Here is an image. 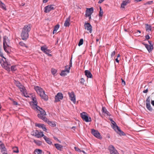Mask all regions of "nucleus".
Wrapping results in <instances>:
<instances>
[{
    "mask_svg": "<svg viewBox=\"0 0 154 154\" xmlns=\"http://www.w3.org/2000/svg\"><path fill=\"white\" fill-rule=\"evenodd\" d=\"M31 25L28 24L25 25L22 29L21 33V37L23 40H26L29 37V33L31 29Z\"/></svg>",
    "mask_w": 154,
    "mask_h": 154,
    "instance_id": "nucleus-1",
    "label": "nucleus"
},
{
    "mask_svg": "<svg viewBox=\"0 0 154 154\" xmlns=\"http://www.w3.org/2000/svg\"><path fill=\"white\" fill-rule=\"evenodd\" d=\"M0 63L2 66L8 71H10L11 69L13 72L17 69L16 66H11V64L7 62L6 60H4L3 59H0Z\"/></svg>",
    "mask_w": 154,
    "mask_h": 154,
    "instance_id": "nucleus-2",
    "label": "nucleus"
},
{
    "mask_svg": "<svg viewBox=\"0 0 154 154\" xmlns=\"http://www.w3.org/2000/svg\"><path fill=\"white\" fill-rule=\"evenodd\" d=\"M34 89L42 99L45 101L48 100V97L47 95L45 94V91L42 88L38 86H36L34 87Z\"/></svg>",
    "mask_w": 154,
    "mask_h": 154,
    "instance_id": "nucleus-3",
    "label": "nucleus"
},
{
    "mask_svg": "<svg viewBox=\"0 0 154 154\" xmlns=\"http://www.w3.org/2000/svg\"><path fill=\"white\" fill-rule=\"evenodd\" d=\"M36 109L38 111V112H40V113L38 114L37 115L38 117L44 121L47 122L48 119L45 117L46 113L45 111L39 106L36 107Z\"/></svg>",
    "mask_w": 154,
    "mask_h": 154,
    "instance_id": "nucleus-4",
    "label": "nucleus"
},
{
    "mask_svg": "<svg viewBox=\"0 0 154 154\" xmlns=\"http://www.w3.org/2000/svg\"><path fill=\"white\" fill-rule=\"evenodd\" d=\"M85 112H83L81 113V117L82 119L86 122H90L91 121V117H89L88 116L85 114Z\"/></svg>",
    "mask_w": 154,
    "mask_h": 154,
    "instance_id": "nucleus-5",
    "label": "nucleus"
},
{
    "mask_svg": "<svg viewBox=\"0 0 154 154\" xmlns=\"http://www.w3.org/2000/svg\"><path fill=\"white\" fill-rule=\"evenodd\" d=\"M91 133L97 138L99 139H102V137L98 131L92 129H91Z\"/></svg>",
    "mask_w": 154,
    "mask_h": 154,
    "instance_id": "nucleus-6",
    "label": "nucleus"
},
{
    "mask_svg": "<svg viewBox=\"0 0 154 154\" xmlns=\"http://www.w3.org/2000/svg\"><path fill=\"white\" fill-rule=\"evenodd\" d=\"M63 98V94L59 92L55 96L54 102H57L60 101V100Z\"/></svg>",
    "mask_w": 154,
    "mask_h": 154,
    "instance_id": "nucleus-7",
    "label": "nucleus"
},
{
    "mask_svg": "<svg viewBox=\"0 0 154 154\" xmlns=\"http://www.w3.org/2000/svg\"><path fill=\"white\" fill-rule=\"evenodd\" d=\"M108 148L111 154H119L113 145H110L109 146Z\"/></svg>",
    "mask_w": 154,
    "mask_h": 154,
    "instance_id": "nucleus-8",
    "label": "nucleus"
},
{
    "mask_svg": "<svg viewBox=\"0 0 154 154\" xmlns=\"http://www.w3.org/2000/svg\"><path fill=\"white\" fill-rule=\"evenodd\" d=\"M84 26L85 29H87L88 31L90 33L92 32V27L89 23L85 22L84 24Z\"/></svg>",
    "mask_w": 154,
    "mask_h": 154,
    "instance_id": "nucleus-9",
    "label": "nucleus"
},
{
    "mask_svg": "<svg viewBox=\"0 0 154 154\" xmlns=\"http://www.w3.org/2000/svg\"><path fill=\"white\" fill-rule=\"evenodd\" d=\"M94 9L93 7L89 8H87L85 11V17H86L90 16L93 12Z\"/></svg>",
    "mask_w": 154,
    "mask_h": 154,
    "instance_id": "nucleus-10",
    "label": "nucleus"
},
{
    "mask_svg": "<svg viewBox=\"0 0 154 154\" xmlns=\"http://www.w3.org/2000/svg\"><path fill=\"white\" fill-rule=\"evenodd\" d=\"M10 44V41L8 37L6 35L4 36L3 37V46L5 48V45H6L8 46Z\"/></svg>",
    "mask_w": 154,
    "mask_h": 154,
    "instance_id": "nucleus-11",
    "label": "nucleus"
},
{
    "mask_svg": "<svg viewBox=\"0 0 154 154\" xmlns=\"http://www.w3.org/2000/svg\"><path fill=\"white\" fill-rule=\"evenodd\" d=\"M142 44L145 46V48H146L149 53H150L154 48L153 46H152V45H149L145 43L144 42H142Z\"/></svg>",
    "mask_w": 154,
    "mask_h": 154,
    "instance_id": "nucleus-12",
    "label": "nucleus"
},
{
    "mask_svg": "<svg viewBox=\"0 0 154 154\" xmlns=\"http://www.w3.org/2000/svg\"><path fill=\"white\" fill-rule=\"evenodd\" d=\"M53 5H48L44 8V12L46 13L49 12L52 10H54V8L53 7Z\"/></svg>",
    "mask_w": 154,
    "mask_h": 154,
    "instance_id": "nucleus-13",
    "label": "nucleus"
},
{
    "mask_svg": "<svg viewBox=\"0 0 154 154\" xmlns=\"http://www.w3.org/2000/svg\"><path fill=\"white\" fill-rule=\"evenodd\" d=\"M14 83L19 88L20 91H23V88H24V87L19 81L14 80Z\"/></svg>",
    "mask_w": 154,
    "mask_h": 154,
    "instance_id": "nucleus-14",
    "label": "nucleus"
},
{
    "mask_svg": "<svg viewBox=\"0 0 154 154\" xmlns=\"http://www.w3.org/2000/svg\"><path fill=\"white\" fill-rule=\"evenodd\" d=\"M32 135L37 138H40L41 137H43L44 135L42 132H39L38 131L36 130L35 132V134H33Z\"/></svg>",
    "mask_w": 154,
    "mask_h": 154,
    "instance_id": "nucleus-15",
    "label": "nucleus"
},
{
    "mask_svg": "<svg viewBox=\"0 0 154 154\" xmlns=\"http://www.w3.org/2000/svg\"><path fill=\"white\" fill-rule=\"evenodd\" d=\"M70 99L73 102H75V96L73 92H72L71 93H68Z\"/></svg>",
    "mask_w": 154,
    "mask_h": 154,
    "instance_id": "nucleus-16",
    "label": "nucleus"
},
{
    "mask_svg": "<svg viewBox=\"0 0 154 154\" xmlns=\"http://www.w3.org/2000/svg\"><path fill=\"white\" fill-rule=\"evenodd\" d=\"M35 126L36 127L42 128L43 130L45 131H47V129H46L45 125L44 124H41L39 123H35Z\"/></svg>",
    "mask_w": 154,
    "mask_h": 154,
    "instance_id": "nucleus-17",
    "label": "nucleus"
},
{
    "mask_svg": "<svg viewBox=\"0 0 154 154\" xmlns=\"http://www.w3.org/2000/svg\"><path fill=\"white\" fill-rule=\"evenodd\" d=\"M68 67V66L67 65L66 66H65V69L64 70L62 71L60 73V75L61 76H65L67 75V73H69V72H68L67 71V67Z\"/></svg>",
    "mask_w": 154,
    "mask_h": 154,
    "instance_id": "nucleus-18",
    "label": "nucleus"
},
{
    "mask_svg": "<svg viewBox=\"0 0 154 154\" xmlns=\"http://www.w3.org/2000/svg\"><path fill=\"white\" fill-rule=\"evenodd\" d=\"M47 47L46 46H43L41 47V50L46 54H48L50 51V50L47 49Z\"/></svg>",
    "mask_w": 154,
    "mask_h": 154,
    "instance_id": "nucleus-19",
    "label": "nucleus"
},
{
    "mask_svg": "<svg viewBox=\"0 0 154 154\" xmlns=\"http://www.w3.org/2000/svg\"><path fill=\"white\" fill-rule=\"evenodd\" d=\"M85 75L88 78H92L93 76L91 72L88 70H86L85 71Z\"/></svg>",
    "mask_w": 154,
    "mask_h": 154,
    "instance_id": "nucleus-20",
    "label": "nucleus"
},
{
    "mask_svg": "<svg viewBox=\"0 0 154 154\" xmlns=\"http://www.w3.org/2000/svg\"><path fill=\"white\" fill-rule=\"evenodd\" d=\"M2 154H8V151L5 145L0 148Z\"/></svg>",
    "mask_w": 154,
    "mask_h": 154,
    "instance_id": "nucleus-21",
    "label": "nucleus"
},
{
    "mask_svg": "<svg viewBox=\"0 0 154 154\" xmlns=\"http://www.w3.org/2000/svg\"><path fill=\"white\" fill-rule=\"evenodd\" d=\"M131 1L130 0H127L124 1L121 5V7L122 8H125V6L127 4L130 3Z\"/></svg>",
    "mask_w": 154,
    "mask_h": 154,
    "instance_id": "nucleus-22",
    "label": "nucleus"
},
{
    "mask_svg": "<svg viewBox=\"0 0 154 154\" xmlns=\"http://www.w3.org/2000/svg\"><path fill=\"white\" fill-rule=\"evenodd\" d=\"M70 16H69V17L67 18L65 20L64 23V26H69L70 24V23H69V21H70Z\"/></svg>",
    "mask_w": 154,
    "mask_h": 154,
    "instance_id": "nucleus-23",
    "label": "nucleus"
},
{
    "mask_svg": "<svg viewBox=\"0 0 154 154\" xmlns=\"http://www.w3.org/2000/svg\"><path fill=\"white\" fill-rule=\"evenodd\" d=\"M54 146L58 150L61 151L63 149V146L59 144L55 143Z\"/></svg>",
    "mask_w": 154,
    "mask_h": 154,
    "instance_id": "nucleus-24",
    "label": "nucleus"
},
{
    "mask_svg": "<svg viewBox=\"0 0 154 154\" xmlns=\"http://www.w3.org/2000/svg\"><path fill=\"white\" fill-rule=\"evenodd\" d=\"M10 48L11 47L9 46H8L6 45H5V48L3 47L4 50L8 54H9L10 52Z\"/></svg>",
    "mask_w": 154,
    "mask_h": 154,
    "instance_id": "nucleus-25",
    "label": "nucleus"
},
{
    "mask_svg": "<svg viewBox=\"0 0 154 154\" xmlns=\"http://www.w3.org/2000/svg\"><path fill=\"white\" fill-rule=\"evenodd\" d=\"M44 139L46 141V142L49 145H51L52 143V142L51 141L50 139L47 137L45 136L44 135V136L43 137Z\"/></svg>",
    "mask_w": 154,
    "mask_h": 154,
    "instance_id": "nucleus-26",
    "label": "nucleus"
},
{
    "mask_svg": "<svg viewBox=\"0 0 154 154\" xmlns=\"http://www.w3.org/2000/svg\"><path fill=\"white\" fill-rule=\"evenodd\" d=\"M145 28L146 31L147 32H149L151 31L152 30V27L151 25H149L147 24H145Z\"/></svg>",
    "mask_w": 154,
    "mask_h": 154,
    "instance_id": "nucleus-27",
    "label": "nucleus"
},
{
    "mask_svg": "<svg viewBox=\"0 0 154 154\" xmlns=\"http://www.w3.org/2000/svg\"><path fill=\"white\" fill-rule=\"evenodd\" d=\"M0 8H2V9L5 11H6L7 10V8L5 5V4L3 3L0 0Z\"/></svg>",
    "mask_w": 154,
    "mask_h": 154,
    "instance_id": "nucleus-28",
    "label": "nucleus"
},
{
    "mask_svg": "<svg viewBox=\"0 0 154 154\" xmlns=\"http://www.w3.org/2000/svg\"><path fill=\"white\" fill-rule=\"evenodd\" d=\"M102 112H103L105 114H107L108 116H110L111 115L109 113V112L107 111L106 109L104 107H103L102 108Z\"/></svg>",
    "mask_w": 154,
    "mask_h": 154,
    "instance_id": "nucleus-29",
    "label": "nucleus"
},
{
    "mask_svg": "<svg viewBox=\"0 0 154 154\" xmlns=\"http://www.w3.org/2000/svg\"><path fill=\"white\" fill-rule=\"evenodd\" d=\"M47 122L49 125L52 127H54L56 126V125L55 122L50 121L48 119L47 122Z\"/></svg>",
    "mask_w": 154,
    "mask_h": 154,
    "instance_id": "nucleus-30",
    "label": "nucleus"
},
{
    "mask_svg": "<svg viewBox=\"0 0 154 154\" xmlns=\"http://www.w3.org/2000/svg\"><path fill=\"white\" fill-rule=\"evenodd\" d=\"M116 132L121 136L126 135L125 134V133L122 130H121L120 129H119V130L118 131L117 130Z\"/></svg>",
    "mask_w": 154,
    "mask_h": 154,
    "instance_id": "nucleus-31",
    "label": "nucleus"
},
{
    "mask_svg": "<svg viewBox=\"0 0 154 154\" xmlns=\"http://www.w3.org/2000/svg\"><path fill=\"white\" fill-rule=\"evenodd\" d=\"M146 108L149 110L150 111H152V109L151 107L150 103H146Z\"/></svg>",
    "mask_w": 154,
    "mask_h": 154,
    "instance_id": "nucleus-32",
    "label": "nucleus"
},
{
    "mask_svg": "<svg viewBox=\"0 0 154 154\" xmlns=\"http://www.w3.org/2000/svg\"><path fill=\"white\" fill-rule=\"evenodd\" d=\"M20 91L21 92H22L23 93L25 97H28V96L27 95V94L26 92V90L25 87H24V88H23V91Z\"/></svg>",
    "mask_w": 154,
    "mask_h": 154,
    "instance_id": "nucleus-33",
    "label": "nucleus"
},
{
    "mask_svg": "<svg viewBox=\"0 0 154 154\" xmlns=\"http://www.w3.org/2000/svg\"><path fill=\"white\" fill-rule=\"evenodd\" d=\"M32 100L33 101V103H34V105L36 106L35 108L36 109V107H37V106H37L38 103L35 97H32Z\"/></svg>",
    "mask_w": 154,
    "mask_h": 154,
    "instance_id": "nucleus-34",
    "label": "nucleus"
},
{
    "mask_svg": "<svg viewBox=\"0 0 154 154\" xmlns=\"http://www.w3.org/2000/svg\"><path fill=\"white\" fill-rule=\"evenodd\" d=\"M35 154H42V150L39 149H36L34 151Z\"/></svg>",
    "mask_w": 154,
    "mask_h": 154,
    "instance_id": "nucleus-35",
    "label": "nucleus"
},
{
    "mask_svg": "<svg viewBox=\"0 0 154 154\" xmlns=\"http://www.w3.org/2000/svg\"><path fill=\"white\" fill-rule=\"evenodd\" d=\"M112 128L117 132V131L119 129H120L119 128L117 125L116 123L114 124V125H112Z\"/></svg>",
    "mask_w": 154,
    "mask_h": 154,
    "instance_id": "nucleus-36",
    "label": "nucleus"
},
{
    "mask_svg": "<svg viewBox=\"0 0 154 154\" xmlns=\"http://www.w3.org/2000/svg\"><path fill=\"white\" fill-rule=\"evenodd\" d=\"M100 11L98 14V16L99 17H102L103 14V12L101 7H100Z\"/></svg>",
    "mask_w": 154,
    "mask_h": 154,
    "instance_id": "nucleus-37",
    "label": "nucleus"
},
{
    "mask_svg": "<svg viewBox=\"0 0 154 154\" xmlns=\"http://www.w3.org/2000/svg\"><path fill=\"white\" fill-rule=\"evenodd\" d=\"M19 44L22 46L25 47L26 48H28V46H26V45L22 42H20L19 43Z\"/></svg>",
    "mask_w": 154,
    "mask_h": 154,
    "instance_id": "nucleus-38",
    "label": "nucleus"
},
{
    "mask_svg": "<svg viewBox=\"0 0 154 154\" xmlns=\"http://www.w3.org/2000/svg\"><path fill=\"white\" fill-rule=\"evenodd\" d=\"M2 51V46L0 45V56L2 57V58H4L5 60H6V58H5L3 55V54L1 52Z\"/></svg>",
    "mask_w": 154,
    "mask_h": 154,
    "instance_id": "nucleus-39",
    "label": "nucleus"
},
{
    "mask_svg": "<svg viewBox=\"0 0 154 154\" xmlns=\"http://www.w3.org/2000/svg\"><path fill=\"white\" fill-rule=\"evenodd\" d=\"M85 82V80L84 79L82 78L79 80L80 83L82 84V85H84V82Z\"/></svg>",
    "mask_w": 154,
    "mask_h": 154,
    "instance_id": "nucleus-40",
    "label": "nucleus"
},
{
    "mask_svg": "<svg viewBox=\"0 0 154 154\" xmlns=\"http://www.w3.org/2000/svg\"><path fill=\"white\" fill-rule=\"evenodd\" d=\"M83 43V40L82 38H81L79 42L78 45L80 46L82 45Z\"/></svg>",
    "mask_w": 154,
    "mask_h": 154,
    "instance_id": "nucleus-41",
    "label": "nucleus"
},
{
    "mask_svg": "<svg viewBox=\"0 0 154 154\" xmlns=\"http://www.w3.org/2000/svg\"><path fill=\"white\" fill-rule=\"evenodd\" d=\"M34 142L38 146H40L42 144V142L40 141L34 140Z\"/></svg>",
    "mask_w": 154,
    "mask_h": 154,
    "instance_id": "nucleus-42",
    "label": "nucleus"
},
{
    "mask_svg": "<svg viewBox=\"0 0 154 154\" xmlns=\"http://www.w3.org/2000/svg\"><path fill=\"white\" fill-rule=\"evenodd\" d=\"M51 71L52 73L54 75H55L57 72V70L54 69H52Z\"/></svg>",
    "mask_w": 154,
    "mask_h": 154,
    "instance_id": "nucleus-43",
    "label": "nucleus"
},
{
    "mask_svg": "<svg viewBox=\"0 0 154 154\" xmlns=\"http://www.w3.org/2000/svg\"><path fill=\"white\" fill-rule=\"evenodd\" d=\"M59 26L60 25L58 24H57L56 25L54 28V30L57 31L59 28Z\"/></svg>",
    "mask_w": 154,
    "mask_h": 154,
    "instance_id": "nucleus-44",
    "label": "nucleus"
},
{
    "mask_svg": "<svg viewBox=\"0 0 154 154\" xmlns=\"http://www.w3.org/2000/svg\"><path fill=\"white\" fill-rule=\"evenodd\" d=\"M74 149L76 151L81 152V150L79 148L77 147H75Z\"/></svg>",
    "mask_w": 154,
    "mask_h": 154,
    "instance_id": "nucleus-45",
    "label": "nucleus"
},
{
    "mask_svg": "<svg viewBox=\"0 0 154 154\" xmlns=\"http://www.w3.org/2000/svg\"><path fill=\"white\" fill-rule=\"evenodd\" d=\"M150 97L149 96L147 98V99H146V103H150Z\"/></svg>",
    "mask_w": 154,
    "mask_h": 154,
    "instance_id": "nucleus-46",
    "label": "nucleus"
},
{
    "mask_svg": "<svg viewBox=\"0 0 154 154\" xmlns=\"http://www.w3.org/2000/svg\"><path fill=\"white\" fill-rule=\"evenodd\" d=\"M72 64H69V67L68 68V67H67V71L68 72H70L69 71H70V68H71V67H72Z\"/></svg>",
    "mask_w": 154,
    "mask_h": 154,
    "instance_id": "nucleus-47",
    "label": "nucleus"
},
{
    "mask_svg": "<svg viewBox=\"0 0 154 154\" xmlns=\"http://www.w3.org/2000/svg\"><path fill=\"white\" fill-rule=\"evenodd\" d=\"M145 39L144 40L145 41L148 40L150 39V37L148 34L146 35L145 36Z\"/></svg>",
    "mask_w": 154,
    "mask_h": 154,
    "instance_id": "nucleus-48",
    "label": "nucleus"
},
{
    "mask_svg": "<svg viewBox=\"0 0 154 154\" xmlns=\"http://www.w3.org/2000/svg\"><path fill=\"white\" fill-rule=\"evenodd\" d=\"M138 32H139L140 33L141 32V31L140 30H137L135 32V34L136 35L139 36L140 35L138 34Z\"/></svg>",
    "mask_w": 154,
    "mask_h": 154,
    "instance_id": "nucleus-49",
    "label": "nucleus"
},
{
    "mask_svg": "<svg viewBox=\"0 0 154 154\" xmlns=\"http://www.w3.org/2000/svg\"><path fill=\"white\" fill-rule=\"evenodd\" d=\"M153 1H150L147 2L145 5L149 4V5H151L153 3Z\"/></svg>",
    "mask_w": 154,
    "mask_h": 154,
    "instance_id": "nucleus-50",
    "label": "nucleus"
},
{
    "mask_svg": "<svg viewBox=\"0 0 154 154\" xmlns=\"http://www.w3.org/2000/svg\"><path fill=\"white\" fill-rule=\"evenodd\" d=\"M4 146H5L4 144L1 141H0V148Z\"/></svg>",
    "mask_w": 154,
    "mask_h": 154,
    "instance_id": "nucleus-51",
    "label": "nucleus"
},
{
    "mask_svg": "<svg viewBox=\"0 0 154 154\" xmlns=\"http://www.w3.org/2000/svg\"><path fill=\"white\" fill-rule=\"evenodd\" d=\"M110 121H111L112 125H114V124H116V123L112 119H110Z\"/></svg>",
    "mask_w": 154,
    "mask_h": 154,
    "instance_id": "nucleus-52",
    "label": "nucleus"
},
{
    "mask_svg": "<svg viewBox=\"0 0 154 154\" xmlns=\"http://www.w3.org/2000/svg\"><path fill=\"white\" fill-rule=\"evenodd\" d=\"M148 42L149 44V45H152V46H153L154 44L151 41H148Z\"/></svg>",
    "mask_w": 154,
    "mask_h": 154,
    "instance_id": "nucleus-53",
    "label": "nucleus"
},
{
    "mask_svg": "<svg viewBox=\"0 0 154 154\" xmlns=\"http://www.w3.org/2000/svg\"><path fill=\"white\" fill-rule=\"evenodd\" d=\"M122 84L124 86L125 85V82L122 79Z\"/></svg>",
    "mask_w": 154,
    "mask_h": 154,
    "instance_id": "nucleus-54",
    "label": "nucleus"
},
{
    "mask_svg": "<svg viewBox=\"0 0 154 154\" xmlns=\"http://www.w3.org/2000/svg\"><path fill=\"white\" fill-rule=\"evenodd\" d=\"M115 51H113L112 52V53L111 54V57H112L113 56H114L115 55Z\"/></svg>",
    "mask_w": 154,
    "mask_h": 154,
    "instance_id": "nucleus-55",
    "label": "nucleus"
},
{
    "mask_svg": "<svg viewBox=\"0 0 154 154\" xmlns=\"http://www.w3.org/2000/svg\"><path fill=\"white\" fill-rule=\"evenodd\" d=\"M16 148L17 149L16 150H14V152L15 153H18L19 152V150L17 147H16Z\"/></svg>",
    "mask_w": 154,
    "mask_h": 154,
    "instance_id": "nucleus-56",
    "label": "nucleus"
},
{
    "mask_svg": "<svg viewBox=\"0 0 154 154\" xmlns=\"http://www.w3.org/2000/svg\"><path fill=\"white\" fill-rule=\"evenodd\" d=\"M148 92V89L147 88L145 90H144L143 92L144 93H146Z\"/></svg>",
    "mask_w": 154,
    "mask_h": 154,
    "instance_id": "nucleus-57",
    "label": "nucleus"
},
{
    "mask_svg": "<svg viewBox=\"0 0 154 154\" xmlns=\"http://www.w3.org/2000/svg\"><path fill=\"white\" fill-rule=\"evenodd\" d=\"M13 104L14 105H17L18 103L17 102L14 101L13 102Z\"/></svg>",
    "mask_w": 154,
    "mask_h": 154,
    "instance_id": "nucleus-58",
    "label": "nucleus"
},
{
    "mask_svg": "<svg viewBox=\"0 0 154 154\" xmlns=\"http://www.w3.org/2000/svg\"><path fill=\"white\" fill-rule=\"evenodd\" d=\"M104 0H99L98 2V3L100 4Z\"/></svg>",
    "mask_w": 154,
    "mask_h": 154,
    "instance_id": "nucleus-59",
    "label": "nucleus"
},
{
    "mask_svg": "<svg viewBox=\"0 0 154 154\" xmlns=\"http://www.w3.org/2000/svg\"><path fill=\"white\" fill-rule=\"evenodd\" d=\"M151 103L152 106H154V100H152L151 101Z\"/></svg>",
    "mask_w": 154,
    "mask_h": 154,
    "instance_id": "nucleus-60",
    "label": "nucleus"
},
{
    "mask_svg": "<svg viewBox=\"0 0 154 154\" xmlns=\"http://www.w3.org/2000/svg\"><path fill=\"white\" fill-rule=\"evenodd\" d=\"M48 0H43V2L44 3H46L48 2Z\"/></svg>",
    "mask_w": 154,
    "mask_h": 154,
    "instance_id": "nucleus-61",
    "label": "nucleus"
},
{
    "mask_svg": "<svg viewBox=\"0 0 154 154\" xmlns=\"http://www.w3.org/2000/svg\"><path fill=\"white\" fill-rule=\"evenodd\" d=\"M115 60H116V61L117 63H119V60H118V58H116V59Z\"/></svg>",
    "mask_w": 154,
    "mask_h": 154,
    "instance_id": "nucleus-62",
    "label": "nucleus"
},
{
    "mask_svg": "<svg viewBox=\"0 0 154 154\" xmlns=\"http://www.w3.org/2000/svg\"><path fill=\"white\" fill-rule=\"evenodd\" d=\"M54 138L55 140H57L58 141L59 140L58 138L56 137H54Z\"/></svg>",
    "mask_w": 154,
    "mask_h": 154,
    "instance_id": "nucleus-63",
    "label": "nucleus"
},
{
    "mask_svg": "<svg viewBox=\"0 0 154 154\" xmlns=\"http://www.w3.org/2000/svg\"><path fill=\"white\" fill-rule=\"evenodd\" d=\"M9 99L12 102H13V101H14V99L12 98H9Z\"/></svg>",
    "mask_w": 154,
    "mask_h": 154,
    "instance_id": "nucleus-64",
    "label": "nucleus"
}]
</instances>
